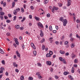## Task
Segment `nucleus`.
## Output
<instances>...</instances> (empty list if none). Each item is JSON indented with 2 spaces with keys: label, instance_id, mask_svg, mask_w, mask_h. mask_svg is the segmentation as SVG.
<instances>
[{
  "label": "nucleus",
  "instance_id": "nucleus-54",
  "mask_svg": "<svg viewBox=\"0 0 80 80\" xmlns=\"http://www.w3.org/2000/svg\"><path fill=\"white\" fill-rule=\"evenodd\" d=\"M6 5V2H4L3 3V6L4 7H5V5Z\"/></svg>",
  "mask_w": 80,
  "mask_h": 80
},
{
  "label": "nucleus",
  "instance_id": "nucleus-18",
  "mask_svg": "<svg viewBox=\"0 0 80 80\" xmlns=\"http://www.w3.org/2000/svg\"><path fill=\"white\" fill-rule=\"evenodd\" d=\"M49 55L50 54H49V53H48L46 55V57H51V55Z\"/></svg>",
  "mask_w": 80,
  "mask_h": 80
},
{
  "label": "nucleus",
  "instance_id": "nucleus-9",
  "mask_svg": "<svg viewBox=\"0 0 80 80\" xmlns=\"http://www.w3.org/2000/svg\"><path fill=\"white\" fill-rule=\"evenodd\" d=\"M60 53H61V54H62V55H63L64 54H65V52L64 51H62V50H60L59 51Z\"/></svg>",
  "mask_w": 80,
  "mask_h": 80
},
{
  "label": "nucleus",
  "instance_id": "nucleus-19",
  "mask_svg": "<svg viewBox=\"0 0 80 80\" xmlns=\"http://www.w3.org/2000/svg\"><path fill=\"white\" fill-rule=\"evenodd\" d=\"M0 53H4V52H3V51L2 49L1 48H0Z\"/></svg>",
  "mask_w": 80,
  "mask_h": 80
},
{
  "label": "nucleus",
  "instance_id": "nucleus-4",
  "mask_svg": "<svg viewBox=\"0 0 80 80\" xmlns=\"http://www.w3.org/2000/svg\"><path fill=\"white\" fill-rule=\"evenodd\" d=\"M38 27H40L41 28H43V24H42L41 22H38Z\"/></svg>",
  "mask_w": 80,
  "mask_h": 80
},
{
  "label": "nucleus",
  "instance_id": "nucleus-7",
  "mask_svg": "<svg viewBox=\"0 0 80 80\" xmlns=\"http://www.w3.org/2000/svg\"><path fill=\"white\" fill-rule=\"evenodd\" d=\"M46 64H47L48 65H52V62H50V61H47Z\"/></svg>",
  "mask_w": 80,
  "mask_h": 80
},
{
  "label": "nucleus",
  "instance_id": "nucleus-63",
  "mask_svg": "<svg viewBox=\"0 0 80 80\" xmlns=\"http://www.w3.org/2000/svg\"><path fill=\"white\" fill-rule=\"evenodd\" d=\"M55 78L56 79H58V77L57 76H55Z\"/></svg>",
  "mask_w": 80,
  "mask_h": 80
},
{
  "label": "nucleus",
  "instance_id": "nucleus-31",
  "mask_svg": "<svg viewBox=\"0 0 80 80\" xmlns=\"http://www.w3.org/2000/svg\"><path fill=\"white\" fill-rule=\"evenodd\" d=\"M37 64L38 67H42V64H41V63H38Z\"/></svg>",
  "mask_w": 80,
  "mask_h": 80
},
{
  "label": "nucleus",
  "instance_id": "nucleus-6",
  "mask_svg": "<svg viewBox=\"0 0 80 80\" xmlns=\"http://www.w3.org/2000/svg\"><path fill=\"white\" fill-rule=\"evenodd\" d=\"M31 47H32L34 49H36V47L35 46V45H34V44H33V43H31Z\"/></svg>",
  "mask_w": 80,
  "mask_h": 80
},
{
  "label": "nucleus",
  "instance_id": "nucleus-25",
  "mask_svg": "<svg viewBox=\"0 0 80 80\" xmlns=\"http://www.w3.org/2000/svg\"><path fill=\"white\" fill-rule=\"evenodd\" d=\"M45 41V40L44 38H42V40L41 41V43H43Z\"/></svg>",
  "mask_w": 80,
  "mask_h": 80
},
{
  "label": "nucleus",
  "instance_id": "nucleus-23",
  "mask_svg": "<svg viewBox=\"0 0 80 80\" xmlns=\"http://www.w3.org/2000/svg\"><path fill=\"white\" fill-rule=\"evenodd\" d=\"M71 47L72 48H73L75 47V44L72 43L71 45Z\"/></svg>",
  "mask_w": 80,
  "mask_h": 80
},
{
  "label": "nucleus",
  "instance_id": "nucleus-45",
  "mask_svg": "<svg viewBox=\"0 0 80 80\" xmlns=\"http://www.w3.org/2000/svg\"><path fill=\"white\" fill-rule=\"evenodd\" d=\"M72 35H73V34H72V33H70V34L69 37H70V38H72Z\"/></svg>",
  "mask_w": 80,
  "mask_h": 80
},
{
  "label": "nucleus",
  "instance_id": "nucleus-10",
  "mask_svg": "<svg viewBox=\"0 0 80 80\" xmlns=\"http://www.w3.org/2000/svg\"><path fill=\"white\" fill-rule=\"evenodd\" d=\"M15 28H16V29H18L20 28V26L18 25H16L15 26Z\"/></svg>",
  "mask_w": 80,
  "mask_h": 80
},
{
  "label": "nucleus",
  "instance_id": "nucleus-15",
  "mask_svg": "<svg viewBox=\"0 0 80 80\" xmlns=\"http://www.w3.org/2000/svg\"><path fill=\"white\" fill-rule=\"evenodd\" d=\"M13 65L15 67H17V66H18V64H16V62H13Z\"/></svg>",
  "mask_w": 80,
  "mask_h": 80
},
{
  "label": "nucleus",
  "instance_id": "nucleus-52",
  "mask_svg": "<svg viewBox=\"0 0 80 80\" xmlns=\"http://www.w3.org/2000/svg\"><path fill=\"white\" fill-rule=\"evenodd\" d=\"M55 43L57 45H58V44H59V42H58V41H56L55 42Z\"/></svg>",
  "mask_w": 80,
  "mask_h": 80
},
{
  "label": "nucleus",
  "instance_id": "nucleus-32",
  "mask_svg": "<svg viewBox=\"0 0 80 80\" xmlns=\"http://www.w3.org/2000/svg\"><path fill=\"white\" fill-rule=\"evenodd\" d=\"M36 75H38V76H39V75H40V73L39 72H37L36 73Z\"/></svg>",
  "mask_w": 80,
  "mask_h": 80
},
{
  "label": "nucleus",
  "instance_id": "nucleus-12",
  "mask_svg": "<svg viewBox=\"0 0 80 80\" xmlns=\"http://www.w3.org/2000/svg\"><path fill=\"white\" fill-rule=\"evenodd\" d=\"M5 14V13L3 12H1L0 13V16H3V15H4Z\"/></svg>",
  "mask_w": 80,
  "mask_h": 80
},
{
  "label": "nucleus",
  "instance_id": "nucleus-22",
  "mask_svg": "<svg viewBox=\"0 0 80 80\" xmlns=\"http://www.w3.org/2000/svg\"><path fill=\"white\" fill-rule=\"evenodd\" d=\"M34 18H35V20H39V19H40V18L36 16L34 17Z\"/></svg>",
  "mask_w": 80,
  "mask_h": 80
},
{
  "label": "nucleus",
  "instance_id": "nucleus-57",
  "mask_svg": "<svg viewBox=\"0 0 80 80\" xmlns=\"http://www.w3.org/2000/svg\"><path fill=\"white\" fill-rule=\"evenodd\" d=\"M29 17L30 19H32V15H30Z\"/></svg>",
  "mask_w": 80,
  "mask_h": 80
},
{
  "label": "nucleus",
  "instance_id": "nucleus-40",
  "mask_svg": "<svg viewBox=\"0 0 80 80\" xmlns=\"http://www.w3.org/2000/svg\"><path fill=\"white\" fill-rule=\"evenodd\" d=\"M10 22H11V21H10V20H6V22H7L8 23H10Z\"/></svg>",
  "mask_w": 80,
  "mask_h": 80
},
{
  "label": "nucleus",
  "instance_id": "nucleus-26",
  "mask_svg": "<svg viewBox=\"0 0 80 80\" xmlns=\"http://www.w3.org/2000/svg\"><path fill=\"white\" fill-rule=\"evenodd\" d=\"M25 17H23L22 20H21V22H23V21H25Z\"/></svg>",
  "mask_w": 80,
  "mask_h": 80
},
{
  "label": "nucleus",
  "instance_id": "nucleus-42",
  "mask_svg": "<svg viewBox=\"0 0 80 80\" xmlns=\"http://www.w3.org/2000/svg\"><path fill=\"white\" fill-rule=\"evenodd\" d=\"M58 6H59V7H62V4L59 3H58Z\"/></svg>",
  "mask_w": 80,
  "mask_h": 80
},
{
  "label": "nucleus",
  "instance_id": "nucleus-24",
  "mask_svg": "<svg viewBox=\"0 0 80 80\" xmlns=\"http://www.w3.org/2000/svg\"><path fill=\"white\" fill-rule=\"evenodd\" d=\"M45 47L44 45H43L42 47V50H45Z\"/></svg>",
  "mask_w": 80,
  "mask_h": 80
},
{
  "label": "nucleus",
  "instance_id": "nucleus-48",
  "mask_svg": "<svg viewBox=\"0 0 80 80\" xmlns=\"http://www.w3.org/2000/svg\"><path fill=\"white\" fill-rule=\"evenodd\" d=\"M69 55V53L68 52H67L65 54V55L66 56H68Z\"/></svg>",
  "mask_w": 80,
  "mask_h": 80
},
{
  "label": "nucleus",
  "instance_id": "nucleus-60",
  "mask_svg": "<svg viewBox=\"0 0 80 80\" xmlns=\"http://www.w3.org/2000/svg\"><path fill=\"white\" fill-rule=\"evenodd\" d=\"M5 19H8V18L7 16H4Z\"/></svg>",
  "mask_w": 80,
  "mask_h": 80
},
{
  "label": "nucleus",
  "instance_id": "nucleus-64",
  "mask_svg": "<svg viewBox=\"0 0 80 80\" xmlns=\"http://www.w3.org/2000/svg\"><path fill=\"white\" fill-rule=\"evenodd\" d=\"M77 72H78L79 73H80V69H78L77 70Z\"/></svg>",
  "mask_w": 80,
  "mask_h": 80
},
{
  "label": "nucleus",
  "instance_id": "nucleus-43",
  "mask_svg": "<svg viewBox=\"0 0 80 80\" xmlns=\"http://www.w3.org/2000/svg\"><path fill=\"white\" fill-rule=\"evenodd\" d=\"M2 63L3 64V65H5V61H4V60L2 61Z\"/></svg>",
  "mask_w": 80,
  "mask_h": 80
},
{
  "label": "nucleus",
  "instance_id": "nucleus-34",
  "mask_svg": "<svg viewBox=\"0 0 80 80\" xmlns=\"http://www.w3.org/2000/svg\"><path fill=\"white\" fill-rule=\"evenodd\" d=\"M13 21H14V20H16V19H17V16H14V17H13Z\"/></svg>",
  "mask_w": 80,
  "mask_h": 80
},
{
  "label": "nucleus",
  "instance_id": "nucleus-14",
  "mask_svg": "<svg viewBox=\"0 0 80 80\" xmlns=\"http://www.w3.org/2000/svg\"><path fill=\"white\" fill-rule=\"evenodd\" d=\"M40 32V36L41 37H43V32L42 31V30H41Z\"/></svg>",
  "mask_w": 80,
  "mask_h": 80
},
{
  "label": "nucleus",
  "instance_id": "nucleus-39",
  "mask_svg": "<svg viewBox=\"0 0 80 80\" xmlns=\"http://www.w3.org/2000/svg\"><path fill=\"white\" fill-rule=\"evenodd\" d=\"M0 70H2V71H3L5 70V69L3 67H1L0 68Z\"/></svg>",
  "mask_w": 80,
  "mask_h": 80
},
{
  "label": "nucleus",
  "instance_id": "nucleus-20",
  "mask_svg": "<svg viewBox=\"0 0 80 80\" xmlns=\"http://www.w3.org/2000/svg\"><path fill=\"white\" fill-rule=\"evenodd\" d=\"M33 53L34 56H36V55H37V51H33Z\"/></svg>",
  "mask_w": 80,
  "mask_h": 80
},
{
  "label": "nucleus",
  "instance_id": "nucleus-46",
  "mask_svg": "<svg viewBox=\"0 0 80 80\" xmlns=\"http://www.w3.org/2000/svg\"><path fill=\"white\" fill-rule=\"evenodd\" d=\"M0 18L1 20H3V17L2 16H0Z\"/></svg>",
  "mask_w": 80,
  "mask_h": 80
},
{
  "label": "nucleus",
  "instance_id": "nucleus-62",
  "mask_svg": "<svg viewBox=\"0 0 80 80\" xmlns=\"http://www.w3.org/2000/svg\"><path fill=\"white\" fill-rule=\"evenodd\" d=\"M13 46L15 48L17 47V45H16V44H15V43H14L13 44Z\"/></svg>",
  "mask_w": 80,
  "mask_h": 80
},
{
  "label": "nucleus",
  "instance_id": "nucleus-41",
  "mask_svg": "<svg viewBox=\"0 0 80 80\" xmlns=\"http://www.w3.org/2000/svg\"><path fill=\"white\" fill-rule=\"evenodd\" d=\"M49 30H51V31H52V27L51 26H49Z\"/></svg>",
  "mask_w": 80,
  "mask_h": 80
},
{
  "label": "nucleus",
  "instance_id": "nucleus-51",
  "mask_svg": "<svg viewBox=\"0 0 80 80\" xmlns=\"http://www.w3.org/2000/svg\"><path fill=\"white\" fill-rule=\"evenodd\" d=\"M10 33L7 32L6 33V35H7V36H9V35H10Z\"/></svg>",
  "mask_w": 80,
  "mask_h": 80
},
{
  "label": "nucleus",
  "instance_id": "nucleus-5",
  "mask_svg": "<svg viewBox=\"0 0 80 80\" xmlns=\"http://www.w3.org/2000/svg\"><path fill=\"white\" fill-rule=\"evenodd\" d=\"M67 2V6L68 7H69L71 5V0H68Z\"/></svg>",
  "mask_w": 80,
  "mask_h": 80
},
{
  "label": "nucleus",
  "instance_id": "nucleus-49",
  "mask_svg": "<svg viewBox=\"0 0 80 80\" xmlns=\"http://www.w3.org/2000/svg\"><path fill=\"white\" fill-rule=\"evenodd\" d=\"M26 34H28V35H30V32H28V31H26Z\"/></svg>",
  "mask_w": 80,
  "mask_h": 80
},
{
  "label": "nucleus",
  "instance_id": "nucleus-44",
  "mask_svg": "<svg viewBox=\"0 0 80 80\" xmlns=\"http://www.w3.org/2000/svg\"><path fill=\"white\" fill-rule=\"evenodd\" d=\"M30 8L31 9V10H34V8H33V6H31L30 7Z\"/></svg>",
  "mask_w": 80,
  "mask_h": 80
},
{
  "label": "nucleus",
  "instance_id": "nucleus-3",
  "mask_svg": "<svg viewBox=\"0 0 80 80\" xmlns=\"http://www.w3.org/2000/svg\"><path fill=\"white\" fill-rule=\"evenodd\" d=\"M67 19H64L63 20V26H66V24H67Z\"/></svg>",
  "mask_w": 80,
  "mask_h": 80
},
{
  "label": "nucleus",
  "instance_id": "nucleus-55",
  "mask_svg": "<svg viewBox=\"0 0 80 80\" xmlns=\"http://www.w3.org/2000/svg\"><path fill=\"white\" fill-rule=\"evenodd\" d=\"M53 33H56L57 32V31L56 30H53L52 31Z\"/></svg>",
  "mask_w": 80,
  "mask_h": 80
},
{
  "label": "nucleus",
  "instance_id": "nucleus-17",
  "mask_svg": "<svg viewBox=\"0 0 80 80\" xmlns=\"http://www.w3.org/2000/svg\"><path fill=\"white\" fill-rule=\"evenodd\" d=\"M71 55H72V58H75V54H74L73 53H72L71 54Z\"/></svg>",
  "mask_w": 80,
  "mask_h": 80
},
{
  "label": "nucleus",
  "instance_id": "nucleus-2",
  "mask_svg": "<svg viewBox=\"0 0 80 80\" xmlns=\"http://www.w3.org/2000/svg\"><path fill=\"white\" fill-rule=\"evenodd\" d=\"M59 60L61 61V62H63V63H66L65 59H63V58L62 57H59Z\"/></svg>",
  "mask_w": 80,
  "mask_h": 80
},
{
  "label": "nucleus",
  "instance_id": "nucleus-29",
  "mask_svg": "<svg viewBox=\"0 0 80 80\" xmlns=\"http://www.w3.org/2000/svg\"><path fill=\"white\" fill-rule=\"evenodd\" d=\"M15 2H13L12 3V7H15Z\"/></svg>",
  "mask_w": 80,
  "mask_h": 80
},
{
  "label": "nucleus",
  "instance_id": "nucleus-28",
  "mask_svg": "<svg viewBox=\"0 0 80 80\" xmlns=\"http://www.w3.org/2000/svg\"><path fill=\"white\" fill-rule=\"evenodd\" d=\"M74 68L72 67V70H71V72L72 73H74Z\"/></svg>",
  "mask_w": 80,
  "mask_h": 80
},
{
  "label": "nucleus",
  "instance_id": "nucleus-56",
  "mask_svg": "<svg viewBox=\"0 0 80 80\" xmlns=\"http://www.w3.org/2000/svg\"><path fill=\"white\" fill-rule=\"evenodd\" d=\"M20 29L21 30H23V27H20Z\"/></svg>",
  "mask_w": 80,
  "mask_h": 80
},
{
  "label": "nucleus",
  "instance_id": "nucleus-47",
  "mask_svg": "<svg viewBox=\"0 0 80 80\" xmlns=\"http://www.w3.org/2000/svg\"><path fill=\"white\" fill-rule=\"evenodd\" d=\"M47 17H50V14L49 13H48L47 15Z\"/></svg>",
  "mask_w": 80,
  "mask_h": 80
},
{
  "label": "nucleus",
  "instance_id": "nucleus-33",
  "mask_svg": "<svg viewBox=\"0 0 80 80\" xmlns=\"http://www.w3.org/2000/svg\"><path fill=\"white\" fill-rule=\"evenodd\" d=\"M49 55H52L53 54V52H52V51H49Z\"/></svg>",
  "mask_w": 80,
  "mask_h": 80
},
{
  "label": "nucleus",
  "instance_id": "nucleus-37",
  "mask_svg": "<svg viewBox=\"0 0 80 80\" xmlns=\"http://www.w3.org/2000/svg\"><path fill=\"white\" fill-rule=\"evenodd\" d=\"M15 10H16V11L17 12H18L19 11H20V8H18V9H16Z\"/></svg>",
  "mask_w": 80,
  "mask_h": 80
},
{
  "label": "nucleus",
  "instance_id": "nucleus-59",
  "mask_svg": "<svg viewBox=\"0 0 80 80\" xmlns=\"http://www.w3.org/2000/svg\"><path fill=\"white\" fill-rule=\"evenodd\" d=\"M22 48H24L25 47L24 46V44H22Z\"/></svg>",
  "mask_w": 80,
  "mask_h": 80
},
{
  "label": "nucleus",
  "instance_id": "nucleus-35",
  "mask_svg": "<svg viewBox=\"0 0 80 80\" xmlns=\"http://www.w3.org/2000/svg\"><path fill=\"white\" fill-rule=\"evenodd\" d=\"M38 78H39V79H41V78H42V77L40 75L38 76Z\"/></svg>",
  "mask_w": 80,
  "mask_h": 80
},
{
  "label": "nucleus",
  "instance_id": "nucleus-53",
  "mask_svg": "<svg viewBox=\"0 0 80 80\" xmlns=\"http://www.w3.org/2000/svg\"><path fill=\"white\" fill-rule=\"evenodd\" d=\"M8 17H9V18H10V17H12V15H11V14H8Z\"/></svg>",
  "mask_w": 80,
  "mask_h": 80
},
{
  "label": "nucleus",
  "instance_id": "nucleus-11",
  "mask_svg": "<svg viewBox=\"0 0 80 80\" xmlns=\"http://www.w3.org/2000/svg\"><path fill=\"white\" fill-rule=\"evenodd\" d=\"M69 74V72H68L65 71L64 72V75H68Z\"/></svg>",
  "mask_w": 80,
  "mask_h": 80
},
{
  "label": "nucleus",
  "instance_id": "nucleus-38",
  "mask_svg": "<svg viewBox=\"0 0 80 80\" xmlns=\"http://www.w3.org/2000/svg\"><path fill=\"white\" fill-rule=\"evenodd\" d=\"M78 60H77V59H76L74 60V63H77V62H78L77 61Z\"/></svg>",
  "mask_w": 80,
  "mask_h": 80
},
{
  "label": "nucleus",
  "instance_id": "nucleus-50",
  "mask_svg": "<svg viewBox=\"0 0 80 80\" xmlns=\"http://www.w3.org/2000/svg\"><path fill=\"white\" fill-rule=\"evenodd\" d=\"M21 10L22 12V13L24 12V10H23V8H22Z\"/></svg>",
  "mask_w": 80,
  "mask_h": 80
},
{
  "label": "nucleus",
  "instance_id": "nucleus-1",
  "mask_svg": "<svg viewBox=\"0 0 80 80\" xmlns=\"http://www.w3.org/2000/svg\"><path fill=\"white\" fill-rule=\"evenodd\" d=\"M58 10V8L55 7V6H54L53 7V8L52 9V13H54V11L55 10Z\"/></svg>",
  "mask_w": 80,
  "mask_h": 80
},
{
  "label": "nucleus",
  "instance_id": "nucleus-13",
  "mask_svg": "<svg viewBox=\"0 0 80 80\" xmlns=\"http://www.w3.org/2000/svg\"><path fill=\"white\" fill-rule=\"evenodd\" d=\"M48 0H44V4H47V3H48Z\"/></svg>",
  "mask_w": 80,
  "mask_h": 80
},
{
  "label": "nucleus",
  "instance_id": "nucleus-36",
  "mask_svg": "<svg viewBox=\"0 0 80 80\" xmlns=\"http://www.w3.org/2000/svg\"><path fill=\"white\" fill-rule=\"evenodd\" d=\"M29 80H33V78L32 77H29L28 78Z\"/></svg>",
  "mask_w": 80,
  "mask_h": 80
},
{
  "label": "nucleus",
  "instance_id": "nucleus-8",
  "mask_svg": "<svg viewBox=\"0 0 80 80\" xmlns=\"http://www.w3.org/2000/svg\"><path fill=\"white\" fill-rule=\"evenodd\" d=\"M16 53L17 57H20V53L18 52V51H16Z\"/></svg>",
  "mask_w": 80,
  "mask_h": 80
},
{
  "label": "nucleus",
  "instance_id": "nucleus-27",
  "mask_svg": "<svg viewBox=\"0 0 80 80\" xmlns=\"http://www.w3.org/2000/svg\"><path fill=\"white\" fill-rule=\"evenodd\" d=\"M24 79V77H23V76H21L20 80H23Z\"/></svg>",
  "mask_w": 80,
  "mask_h": 80
},
{
  "label": "nucleus",
  "instance_id": "nucleus-61",
  "mask_svg": "<svg viewBox=\"0 0 80 80\" xmlns=\"http://www.w3.org/2000/svg\"><path fill=\"white\" fill-rule=\"evenodd\" d=\"M16 44H17V45H18L19 43H18V41H16L15 42Z\"/></svg>",
  "mask_w": 80,
  "mask_h": 80
},
{
  "label": "nucleus",
  "instance_id": "nucleus-16",
  "mask_svg": "<svg viewBox=\"0 0 80 80\" xmlns=\"http://www.w3.org/2000/svg\"><path fill=\"white\" fill-rule=\"evenodd\" d=\"M68 43L69 42L68 41H65L64 43V45H68Z\"/></svg>",
  "mask_w": 80,
  "mask_h": 80
},
{
  "label": "nucleus",
  "instance_id": "nucleus-58",
  "mask_svg": "<svg viewBox=\"0 0 80 80\" xmlns=\"http://www.w3.org/2000/svg\"><path fill=\"white\" fill-rule=\"evenodd\" d=\"M15 71L16 72H19V70L18 69H16L15 70Z\"/></svg>",
  "mask_w": 80,
  "mask_h": 80
},
{
  "label": "nucleus",
  "instance_id": "nucleus-30",
  "mask_svg": "<svg viewBox=\"0 0 80 80\" xmlns=\"http://www.w3.org/2000/svg\"><path fill=\"white\" fill-rule=\"evenodd\" d=\"M63 18L62 17H61L59 19L60 21H61V22H63Z\"/></svg>",
  "mask_w": 80,
  "mask_h": 80
},
{
  "label": "nucleus",
  "instance_id": "nucleus-21",
  "mask_svg": "<svg viewBox=\"0 0 80 80\" xmlns=\"http://www.w3.org/2000/svg\"><path fill=\"white\" fill-rule=\"evenodd\" d=\"M13 14L14 15H17V11H16V10H14L13 11Z\"/></svg>",
  "mask_w": 80,
  "mask_h": 80
}]
</instances>
